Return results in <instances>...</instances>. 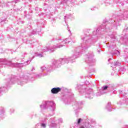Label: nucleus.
<instances>
[{
	"instance_id": "obj_1",
	"label": "nucleus",
	"mask_w": 128,
	"mask_h": 128,
	"mask_svg": "<svg viewBox=\"0 0 128 128\" xmlns=\"http://www.w3.org/2000/svg\"><path fill=\"white\" fill-rule=\"evenodd\" d=\"M60 90H62V88H54L51 90V92L54 94H58Z\"/></svg>"
},
{
	"instance_id": "obj_3",
	"label": "nucleus",
	"mask_w": 128,
	"mask_h": 128,
	"mask_svg": "<svg viewBox=\"0 0 128 128\" xmlns=\"http://www.w3.org/2000/svg\"><path fill=\"white\" fill-rule=\"evenodd\" d=\"M108 86H104L103 87L104 90H108Z\"/></svg>"
},
{
	"instance_id": "obj_2",
	"label": "nucleus",
	"mask_w": 128,
	"mask_h": 128,
	"mask_svg": "<svg viewBox=\"0 0 128 128\" xmlns=\"http://www.w3.org/2000/svg\"><path fill=\"white\" fill-rule=\"evenodd\" d=\"M80 122H82V118H79L78 121V124H80Z\"/></svg>"
},
{
	"instance_id": "obj_5",
	"label": "nucleus",
	"mask_w": 128,
	"mask_h": 128,
	"mask_svg": "<svg viewBox=\"0 0 128 128\" xmlns=\"http://www.w3.org/2000/svg\"><path fill=\"white\" fill-rule=\"evenodd\" d=\"M80 128H84V126H82Z\"/></svg>"
},
{
	"instance_id": "obj_4",
	"label": "nucleus",
	"mask_w": 128,
	"mask_h": 128,
	"mask_svg": "<svg viewBox=\"0 0 128 128\" xmlns=\"http://www.w3.org/2000/svg\"><path fill=\"white\" fill-rule=\"evenodd\" d=\"M42 126H43L44 128H46V124H42Z\"/></svg>"
}]
</instances>
